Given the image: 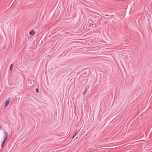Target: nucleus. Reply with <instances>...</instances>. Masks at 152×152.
<instances>
[{"label": "nucleus", "instance_id": "nucleus-1", "mask_svg": "<svg viewBox=\"0 0 152 152\" xmlns=\"http://www.w3.org/2000/svg\"><path fill=\"white\" fill-rule=\"evenodd\" d=\"M4 140L2 142V145L1 146V147H3V145L4 144L6 140L7 139V138L8 137V133L7 132H4Z\"/></svg>", "mask_w": 152, "mask_h": 152}, {"label": "nucleus", "instance_id": "nucleus-2", "mask_svg": "<svg viewBox=\"0 0 152 152\" xmlns=\"http://www.w3.org/2000/svg\"><path fill=\"white\" fill-rule=\"evenodd\" d=\"M10 98H9L5 102V104H4V106L5 107H6L9 104V103L10 102Z\"/></svg>", "mask_w": 152, "mask_h": 152}, {"label": "nucleus", "instance_id": "nucleus-3", "mask_svg": "<svg viewBox=\"0 0 152 152\" xmlns=\"http://www.w3.org/2000/svg\"><path fill=\"white\" fill-rule=\"evenodd\" d=\"M29 34L30 35L33 36L35 34V33L33 30H32L29 32Z\"/></svg>", "mask_w": 152, "mask_h": 152}, {"label": "nucleus", "instance_id": "nucleus-4", "mask_svg": "<svg viewBox=\"0 0 152 152\" xmlns=\"http://www.w3.org/2000/svg\"><path fill=\"white\" fill-rule=\"evenodd\" d=\"M87 90L85 89L84 90V91H83V95H84L86 93V92H87Z\"/></svg>", "mask_w": 152, "mask_h": 152}, {"label": "nucleus", "instance_id": "nucleus-5", "mask_svg": "<svg viewBox=\"0 0 152 152\" xmlns=\"http://www.w3.org/2000/svg\"><path fill=\"white\" fill-rule=\"evenodd\" d=\"M12 66H13V64H11L10 66V71L12 70Z\"/></svg>", "mask_w": 152, "mask_h": 152}, {"label": "nucleus", "instance_id": "nucleus-6", "mask_svg": "<svg viewBox=\"0 0 152 152\" xmlns=\"http://www.w3.org/2000/svg\"><path fill=\"white\" fill-rule=\"evenodd\" d=\"M36 92L37 93H39V89L38 88H36Z\"/></svg>", "mask_w": 152, "mask_h": 152}, {"label": "nucleus", "instance_id": "nucleus-7", "mask_svg": "<svg viewBox=\"0 0 152 152\" xmlns=\"http://www.w3.org/2000/svg\"><path fill=\"white\" fill-rule=\"evenodd\" d=\"M89 88V87L88 86H86L85 89L88 90V89Z\"/></svg>", "mask_w": 152, "mask_h": 152}, {"label": "nucleus", "instance_id": "nucleus-8", "mask_svg": "<svg viewBox=\"0 0 152 152\" xmlns=\"http://www.w3.org/2000/svg\"><path fill=\"white\" fill-rule=\"evenodd\" d=\"M78 132H77L74 135V136H75L77 134V133Z\"/></svg>", "mask_w": 152, "mask_h": 152}, {"label": "nucleus", "instance_id": "nucleus-9", "mask_svg": "<svg viewBox=\"0 0 152 152\" xmlns=\"http://www.w3.org/2000/svg\"><path fill=\"white\" fill-rule=\"evenodd\" d=\"M78 132H77L74 135V136H75L77 134V133Z\"/></svg>", "mask_w": 152, "mask_h": 152}, {"label": "nucleus", "instance_id": "nucleus-10", "mask_svg": "<svg viewBox=\"0 0 152 152\" xmlns=\"http://www.w3.org/2000/svg\"><path fill=\"white\" fill-rule=\"evenodd\" d=\"M78 132H77L74 135V136H75L77 134V133Z\"/></svg>", "mask_w": 152, "mask_h": 152}, {"label": "nucleus", "instance_id": "nucleus-11", "mask_svg": "<svg viewBox=\"0 0 152 152\" xmlns=\"http://www.w3.org/2000/svg\"><path fill=\"white\" fill-rule=\"evenodd\" d=\"M75 137V136H74H74L73 137H72V138H74V137Z\"/></svg>", "mask_w": 152, "mask_h": 152}]
</instances>
